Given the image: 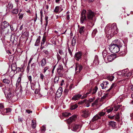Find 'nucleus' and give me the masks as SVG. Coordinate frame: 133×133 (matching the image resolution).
<instances>
[{
    "label": "nucleus",
    "mask_w": 133,
    "mask_h": 133,
    "mask_svg": "<svg viewBox=\"0 0 133 133\" xmlns=\"http://www.w3.org/2000/svg\"><path fill=\"white\" fill-rule=\"evenodd\" d=\"M108 54V53L106 50H104L102 52V55L104 58H105L106 57Z\"/></svg>",
    "instance_id": "obj_35"
},
{
    "label": "nucleus",
    "mask_w": 133,
    "mask_h": 133,
    "mask_svg": "<svg viewBox=\"0 0 133 133\" xmlns=\"http://www.w3.org/2000/svg\"><path fill=\"white\" fill-rule=\"evenodd\" d=\"M87 18L89 20H92L93 17L95 16V13L90 10H88L87 12Z\"/></svg>",
    "instance_id": "obj_4"
},
{
    "label": "nucleus",
    "mask_w": 133,
    "mask_h": 133,
    "mask_svg": "<svg viewBox=\"0 0 133 133\" xmlns=\"http://www.w3.org/2000/svg\"><path fill=\"white\" fill-rule=\"evenodd\" d=\"M104 110H103L99 112L98 113V115L100 117L101 116H103L105 114V112Z\"/></svg>",
    "instance_id": "obj_27"
},
{
    "label": "nucleus",
    "mask_w": 133,
    "mask_h": 133,
    "mask_svg": "<svg viewBox=\"0 0 133 133\" xmlns=\"http://www.w3.org/2000/svg\"><path fill=\"white\" fill-rule=\"evenodd\" d=\"M82 56V53L81 52H77L75 55V58L77 61H78L81 58Z\"/></svg>",
    "instance_id": "obj_8"
},
{
    "label": "nucleus",
    "mask_w": 133,
    "mask_h": 133,
    "mask_svg": "<svg viewBox=\"0 0 133 133\" xmlns=\"http://www.w3.org/2000/svg\"><path fill=\"white\" fill-rule=\"evenodd\" d=\"M128 69H126L124 70H123L118 73V75H121L122 76H125V75L128 72Z\"/></svg>",
    "instance_id": "obj_12"
},
{
    "label": "nucleus",
    "mask_w": 133,
    "mask_h": 133,
    "mask_svg": "<svg viewBox=\"0 0 133 133\" xmlns=\"http://www.w3.org/2000/svg\"><path fill=\"white\" fill-rule=\"evenodd\" d=\"M117 40L113 41L109 46V50L111 52L113 53H116L119 51V48L118 43L117 42Z\"/></svg>",
    "instance_id": "obj_2"
},
{
    "label": "nucleus",
    "mask_w": 133,
    "mask_h": 133,
    "mask_svg": "<svg viewBox=\"0 0 133 133\" xmlns=\"http://www.w3.org/2000/svg\"><path fill=\"white\" fill-rule=\"evenodd\" d=\"M12 12L13 14H16L18 12V10L17 9H14L12 10Z\"/></svg>",
    "instance_id": "obj_40"
},
{
    "label": "nucleus",
    "mask_w": 133,
    "mask_h": 133,
    "mask_svg": "<svg viewBox=\"0 0 133 133\" xmlns=\"http://www.w3.org/2000/svg\"><path fill=\"white\" fill-rule=\"evenodd\" d=\"M125 54V53L124 52H121L119 53V55L120 56H123Z\"/></svg>",
    "instance_id": "obj_55"
},
{
    "label": "nucleus",
    "mask_w": 133,
    "mask_h": 133,
    "mask_svg": "<svg viewBox=\"0 0 133 133\" xmlns=\"http://www.w3.org/2000/svg\"><path fill=\"white\" fill-rule=\"evenodd\" d=\"M48 16H46L45 17V20L46 22V24L45 25V27L46 26H47L48 24Z\"/></svg>",
    "instance_id": "obj_48"
},
{
    "label": "nucleus",
    "mask_w": 133,
    "mask_h": 133,
    "mask_svg": "<svg viewBox=\"0 0 133 133\" xmlns=\"http://www.w3.org/2000/svg\"><path fill=\"white\" fill-rule=\"evenodd\" d=\"M40 38H38L37 39L35 43V46H38L39 45L40 42Z\"/></svg>",
    "instance_id": "obj_30"
},
{
    "label": "nucleus",
    "mask_w": 133,
    "mask_h": 133,
    "mask_svg": "<svg viewBox=\"0 0 133 133\" xmlns=\"http://www.w3.org/2000/svg\"><path fill=\"white\" fill-rule=\"evenodd\" d=\"M77 117L76 115H73L67 120V123L69 124L71 123L72 121H74Z\"/></svg>",
    "instance_id": "obj_7"
},
{
    "label": "nucleus",
    "mask_w": 133,
    "mask_h": 133,
    "mask_svg": "<svg viewBox=\"0 0 133 133\" xmlns=\"http://www.w3.org/2000/svg\"><path fill=\"white\" fill-rule=\"evenodd\" d=\"M94 63L95 64H98L99 63V61L97 59H95L94 61Z\"/></svg>",
    "instance_id": "obj_50"
},
{
    "label": "nucleus",
    "mask_w": 133,
    "mask_h": 133,
    "mask_svg": "<svg viewBox=\"0 0 133 133\" xmlns=\"http://www.w3.org/2000/svg\"><path fill=\"white\" fill-rule=\"evenodd\" d=\"M49 68V66H46L44 67L43 69V72L44 73H45L46 71V70H48Z\"/></svg>",
    "instance_id": "obj_46"
},
{
    "label": "nucleus",
    "mask_w": 133,
    "mask_h": 133,
    "mask_svg": "<svg viewBox=\"0 0 133 133\" xmlns=\"http://www.w3.org/2000/svg\"><path fill=\"white\" fill-rule=\"evenodd\" d=\"M41 65L42 67L44 66L46 63V59L45 58H43L40 62Z\"/></svg>",
    "instance_id": "obj_20"
},
{
    "label": "nucleus",
    "mask_w": 133,
    "mask_h": 133,
    "mask_svg": "<svg viewBox=\"0 0 133 133\" xmlns=\"http://www.w3.org/2000/svg\"><path fill=\"white\" fill-rule=\"evenodd\" d=\"M82 95H81L78 94L75 95L72 98L73 100L76 101L79 98H81Z\"/></svg>",
    "instance_id": "obj_18"
},
{
    "label": "nucleus",
    "mask_w": 133,
    "mask_h": 133,
    "mask_svg": "<svg viewBox=\"0 0 133 133\" xmlns=\"http://www.w3.org/2000/svg\"><path fill=\"white\" fill-rule=\"evenodd\" d=\"M23 73H21L19 74V77L17 80V83L16 84V87H17L21 83V78L23 77Z\"/></svg>",
    "instance_id": "obj_9"
},
{
    "label": "nucleus",
    "mask_w": 133,
    "mask_h": 133,
    "mask_svg": "<svg viewBox=\"0 0 133 133\" xmlns=\"http://www.w3.org/2000/svg\"><path fill=\"white\" fill-rule=\"evenodd\" d=\"M2 110V111L1 110V114L2 115H5L7 113V110L6 109H3Z\"/></svg>",
    "instance_id": "obj_29"
},
{
    "label": "nucleus",
    "mask_w": 133,
    "mask_h": 133,
    "mask_svg": "<svg viewBox=\"0 0 133 133\" xmlns=\"http://www.w3.org/2000/svg\"><path fill=\"white\" fill-rule=\"evenodd\" d=\"M109 94L108 93L105 94L102 97V99H104L106 98H108Z\"/></svg>",
    "instance_id": "obj_41"
},
{
    "label": "nucleus",
    "mask_w": 133,
    "mask_h": 133,
    "mask_svg": "<svg viewBox=\"0 0 133 133\" xmlns=\"http://www.w3.org/2000/svg\"><path fill=\"white\" fill-rule=\"evenodd\" d=\"M43 52L45 54V57L48 59L50 58L49 53L48 51L47 50H43Z\"/></svg>",
    "instance_id": "obj_22"
},
{
    "label": "nucleus",
    "mask_w": 133,
    "mask_h": 133,
    "mask_svg": "<svg viewBox=\"0 0 133 133\" xmlns=\"http://www.w3.org/2000/svg\"><path fill=\"white\" fill-rule=\"evenodd\" d=\"M95 98L94 97H93L92 98H91L88 101V102H89L90 103L91 102L93 101L94 100Z\"/></svg>",
    "instance_id": "obj_59"
},
{
    "label": "nucleus",
    "mask_w": 133,
    "mask_h": 133,
    "mask_svg": "<svg viewBox=\"0 0 133 133\" xmlns=\"http://www.w3.org/2000/svg\"><path fill=\"white\" fill-rule=\"evenodd\" d=\"M90 103L88 101L87 102H86L85 104H84L85 106L87 107H89L90 106Z\"/></svg>",
    "instance_id": "obj_60"
},
{
    "label": "nucleus",
    "mask_w": 133,
    "mask_h": 133,
    "mask_svg": "<svg viewBox=\"0 0 133 133\" xmlns=\"http://www.w3.org/2000/svg\"><path fill=\"white\" fill-rule=\"evenodd\" d=\"M2 25L5 28H6L9 25V23L5 21L3 22L2 23Z\"/></svg>",
    "instance_id": "obj_23"
},
{
    "label": "nucleus",
    "mask_w": 133,
    "mask_h": 133,
    "mask_svg": "<svg viewBox=\"0 0 133 133\" xmlns=\"http://www.w3.org/2000/svg\"><path fill=\"white\" fill-rule=\"evenodd\" d=\"M75 71L76 73L79 74L82 70L83 67L82 65L78 63L75 64Z\"/></svg>",
    "instance_id": "obj_5"
},
{
    "label": "nucleus",
    "mask_w": 133,
    "mask_h": 133,
    "mask_svg": "<svg viewBox=\"0 0 133 133\" xmlns=\"http://www.w3.org/2000/svg\"><path fill=\"white\" fill-rule=\"evenodd\" d=\"M58 52H59V54L61 55H63V51L62 50H59Z\"/></svg>",
    "instance_id": "obj_62"
},
{
    "label": "nucleus",
    "mask_w": 133,
    "mask_h": 133,
    "mask_svg": "<svg viewBox=\"0 0 133 133\" xmlns=\"http://www.w3.org/2000/svg\"><path fill=\"white\" fill-rule=\"evenodd\" d=\"M60 10L58 6H57L56 7L55 9L54 10L55 12L56 13L58 12H59Z\"/></svg>",
    "instance_id": "obj_39"
},
{
    "label": "nucleus",
    "mask_w": 133,
    "mask_h": 133,
    "mask_svg": "<svg viewBox=\"0 0 133 133\" xmlns=\"http://www.w3.org/2000/svg\"><path fill=\"white\" fill-rule=\"evenodd\" d=\"M24 14H22V13H19L18 15V16H19V18L20 20H21Z\"/></svg>",
    "instance_id": "obj_37"
},
{
    "label": "nucleus",
    "mask_w": 133,
    "mask_h": 133,
    "mask_svg": "<svg viewBox=\"0 0 133 133\" xmlns=\"http://www.w3.org/2000/svg\"><path fill=\"white\" fill-rule=\"evenodd\" d=\"M76 43V39H74V38H73L71 42V44L72 45V46H74L75 44Z\"/></svg>",
    "instance_id": "obj_42"
},
{
    "label": "nucleus",
    "mask_w": 133,
    "mask_h": 133,
    "mask_svg": "<svg viewBox=\"0 0 133 133\" xmlns=\"http://www.w3.org/2000/svg\"><path fill=\"white\" fill-rule=\"evenodd\" d=\"M71 115V114L69 112H64L62 114V115L63 116L67 117Z\"/></svg>",
    "instance_id": "obj_26"
},
{
    "label": "nucleus",
    "mask_w": 133,
    "mask_h": 133,
    "mask_svg": "<svg viewBox=\"0 0 133 133\" xmlns=\"http://www.w3.org/2000/svg\"><path fill=\"white\" fill-rule=\"evenodd\" d=\"M4 31V29L3 28H0V36H2L3 33Z\"/></svg>",
    "instance_id": "obj_44"
},
{
    "label": "nucleus",
    "mask_w": 133,
    "mask_h": 133,
    "mask_svg": "<svg viewBox=\"0 0 133 133\" xmlns=\"http://www.w3.org/2000/svg\"><path fill=\"white\" fill-rule=\"evenodd\" d=\"M10 80L6 78H5L3 80V82L6 84H9L10 83Z\"/></svg>",
    "instance_id": "obj_34"
},
{
    "label": "nucleus",
    "mask_w": 133,
    "mask_h": 133,
    "mask_svg": "<svg viewBox=\"0 0 133 133\" xmlns=\"http://www.w3.org/2000/svg\"><path fill=\"white\" fill-rule=\"evenodd\" d=\"M113 109V107H108L105 108L104 110L105 111L109 113L112 111Z\"/></svg>",
    "instance_id": "obj_21"
},
{
    "label": "nucleus",
    "mask_w": 133,
    "mask_h": 133,
    "mask_svg": "<svg viewBox=\"0 0 133 133\" xmlns=\"http://www.w3.org/2000/svg\"><path fill=\"white\" fill-rule=\"evenodd\" d=\"M131 74H132L131 72L128 71V72L126 73L125 76H127V77H129L131 75Z\"/></svg>",
    "instance_id": "obj_52"
},
{
    "label": "nucleus",
    "mask_w": 133,
    "mask_h": 133,
    "mask_svg": "<svg viewBox=\"0 0 133 133\" xmlns=\"http://www.w3.org/2000/svg\"><path fill=\"white\" fill-rule=\"evenodd\" d=\"M59 77H56L54 79V82L55 83H57L58 81Z\"/></svg>",
    "instance_id": "obj_49"
},
{
    "label": "nucleus",
    "mask_w": 133,
    "mask_h": 133,
    "mask_svg": "<svg viewBox=\"0 0 133 133\" xmlns=\"http://www.w3.org/2000/svg\"><path fill=\"white\" fill-rule=\"evenodd\" d=\"M79 32L81 34H83L85 31V29L84 26H81L79 28Z\"/></svg>",
    "instance_id": "obj_15"
},
{
    "label": "nucleus",
    "mask_w": 133,
    "mask_h": 133,
    "mask_svg": "<svg viewBox=\"0 0 133 133\" xmlns=\"http://www.w3.org/2000/svg\"><path fill=\"white\" fill-rule=\"evenodd\" d=\"M57 58L58 60L57 63L61 60V57L58 54L57 55Z\"/></svg>",
    "instance_id": "obj_51"
},
{
    "label": "nucleus",
    "mask_w": 133,
    "mask_h": 133,
    "mask_svg": "<svg viewBox=\"0 0 133 133\" xmlns=\"http://www.w3.org/2000/svg\"><path fill=\"white\" fill-rule=\"evenodd\" d=\"M97 32V30L96 29H94L92 32V34L95 35Z\"/></svg>",
    "instance_id": "obj_58"
},
{
    "label": "nucleus",
    "mask_w": 133,
    "mask_h": 133,
    "mask_svg": "<svg viewBox=\"0 0 133 133\" xmlns=\"http://www.w3.org/2000/svg\"><path fill=\"white\" fill-rule=\"evenodd\" d=\"M57 71L60 77H62L63 76V67L61 65H59L57 69Z\"/></svg>",
    "instance_id": "obj_6"
},
{
    "label": "nucleus",
    "mask_w": 133,
    "mask_h": 133,
    "mask_svg": "<svg viewBox=\"0 0 133 133\" xmlns=\"http://www.w3.org/2000/svg\"><path fill=\"white\" fill-rule=\"evenodd\" d=\"M13 7V4L11 2H9L7 5V8L10 9H12Z\"/></svg>",
    "instance_id": "obj_32"
},
{
    "label": "nucleus",
    "mask_w": 133,
    "mask_h": 133,
    "mask_svg": "<svg viewBox=\"0 0 133 133\" xmlns=\"http://www.w3.org/2000/svg\"><path fill=\"white\" fill-rule=\"evenodd\" d=\"M101 117L98 114H96L93 117L92 120L93 121H95L99 119H100Z\"/></svg>",
    "instance_id": "obj_24"
},
{
    "label": "nucleus",
    "mask_w": 133,
    "mask_h": 133,
    "mask_svg": "<svg viewBox=\"0 0 133 133\" xmlns=\"http://www.w3.org/2000/svg\"><path fill=\"white\" fill-rule=\"evenodd\" d=\"M12 94L10 92H9L8 94L7 95V97L8 98L10 99L12 97Z\"/></svg>",
    "instance_id": "obj_47"
},
{
    "label": "nucleus",
    "mask_w": 133,
    "mask_h": 133,
    "mask_svg": "<svg viewBox=\"0 0 133 133\" xmlns=\"http://www.w3.org/2000/svg\"><path fill=\"white\" fill-rule=\"evenodd\" d=\"M120 107L119 105H117L115 106L114 107V111H117L118 109Z\"/></svg>",
    "instance_id": "obj_43"
},
{
    "label": "nucleus",
    "mask_w": 133,
    "mask_h": 133,
    "mask_svg": "<svg viewBox=\"0 0 133 133\" xmlns=\"http://www.w3.org/2000/svg\"><path fill=\"white\" fill-rule=\"evenodd\" d=\"M11 67L12 71L10 72V73H13V72L16 71L17 69H18L19 70H21L20 68H17L16 66L14 64L12 65Z\"/></svg>",
    "instance_id": "obj_19"
},
{
    "label": "nucleus",
    "mask_w": 133,
    "mask_h": 133,
    "mask_svg": "<svg viewBox=\"0 0 133 133\" xmlns=\"http://www.w3.org/2000/svg\"><path fill=\"white\" fill-rule=\"evenodd\" d=\"M98 101V100L97 99H96L95 101L92 104V106L94 107L95 105H96L97 104Z\"/></svg>",
    "instance_id": "obj_38"
},
{
    "label": "nucleus",
    "mask_w": 133,
    "mask_h": 133,
    "mask_svg": "<svg viewBox=\"0 0 133 133\" xmlns=\"http://www.w3.org/2000/svg\"><path fill=\"white\" fill-rule=\"evenodd\" d=\"M106 32L110 36H113L115 34H116L118 31L116 24L113 23L111 25V28L106 27L105 29Z\"/></svg>",
    "instance_id": "obj_1"
},
{
    "label": "nucleus",
    "mask_w": 133,
    "mask_h": 133,
    "mask_svg": "<svg viewBox=\"0 0 133 133\" xmlns=\"http://www.w3.org/2000/svg\"><path fill=\"white\" fill-rule=\"evenodd\" d=\"M46 38L45 37H43L42 41L41 42V44H44Z\"/></svg>",
    "instance_id": "obj_45"
},
{
    "label": "nucleus",
    "mask_w": 133,
    "mask_h": 133,
    "mask_svg": "<svg viewBox=\"0 0 133 133\" xmlns=\"http://www.w3.org/2000/svg\"><path fill=\"white\" fill-rule=\"evenodd\" d=\"M58 6L60 10V11H59V12H60L62 11L63 10V9L62 8V5H60Z\"/></svg>",
    "instance_id": "obj_61"
},
{
    "label": "nucleus",
    "mask_w": 133,
    "mask_h": 133,
    "mask_svg": "<svg viewBox=\"0 0 133 133\" xmlns=\"http://www.w3.org/2000/svg\"><path fill=\"white\" fill-rule=\"evenodd\" d=\"M72 128V130L74 131H78L80 129L81 127L80 125L75 124L74 125Z\"/></svg>",
    "instance_id": "obj_14"
},
{
    "label": "nucleus",
    "mask_w": 133,
    "mask_h": 133,
    "mask_svg": "<svg viewBox=\"0 0 133 133\" xmlns=\"http://www.w3.org/2000/svg\"><path fill=\"white\" fill-rule=\"evenodd\" d=\"M108 84V81H104L101 84V85L102 87V89L106 88L107 87V85Z\"/></svg>",
    "instance_id": "obj_17"
},
{
    "label": "nucleus",
    "mask_w": 133,
    "mask_h": 133,
    "mask_svg": "<svg viewBox=\"0 0 133 133\" xmlns=\"http://www.w3.org/2000/svg\"><path fill=\"white\" fill-rule=\"evenodd\" d=\"M115 87V84L113 83L111 86L110 88L106 91V92H110V91L112 89Z\"/></svg>",
    "instance_id": "obj_33"
},
{
    "label": "nucleus",
    "mask_w": 133,
    "mask_h": 133,
    "mask_svg": "<svg viewBox=\"0 0 133 133\" xmlns=\"http://www.w3.org/2000/svg\"><path fill=\"white\" fill-rule=\"evenodd\" d=\"M119 117V113L117 114L115 116V118L117 119H118Z\"/></svg>",
    "instance_id": "obj_54"
},
{
    "label": "nucleus",
    "mask_w": 133,
    "mask_h": 133,
    "mask_svg": "<svg viewBox=\"0 0 133 133\" xmlns=\"http://www.w3.org/2000/svg\"><path fill=\"white\" fill-rule=\"evenodd\" d=\"M4 108V106L3 104L2 103L0 104V108L2 110Z\"/></svg>",
    "instance_id": "obj_63"
},
{
    "label": "nucleus",
    "mask_w": 133,
    "mask_h": 133,
    "mask_svg": "<svg viewBox=\"0 0 133 133\" xmlns=\"http://www.w3.org/2000/svg\"><path fill=\"white\" fill-rule=\"evenodd\" d=\"M116 123L112 121H110L109 123V126L111 128L114 129L116 127Z\"/></svg>",
    "instance_id": "obj_16"
},
{
    "label": "nucleus",
    "mask_w": 133,
    "mask_h": 133,
    "mask_svg": "<svg viewBox=\"0 0 133 133\" xmlns=\"http://www.w3.org/2000/svg\"><path fill=\"white\" fill-rule=\"evenodd\" d=\"M88 96V95L86 93V94H84L83 96H81V98L82 99H84V98L87 97Z\"/></svg>",
    "instance_id": "obj_56"
},
{
    "label": "nucleus",
    "mask_w": 133,
    "mask_h": 133,
    "mask_svg": "<svg viewBox=\"0 0 133 133\" xmlns=\"http://www.w3.org/2000/svg\"><path fill=\"white\" fill-rule=\"evenodd\" d=\"M78 107V105L77 104H75L70 107V109L71 110H73L76 109Z\"/></svg>",
    "instance_id": "obj_31"
},
{
    "label": "nucleus",
    "mask_w": 133,
    "mask_h": 133,
    "mask_svg": "<svg viewBox=\"0 0 133 133\" xmlns=\"http://www.w3.org/2000/svg\"><path fill=\"white\" fill-rule=\"evenodd\" d=\"M92 91V89H90L88 90V92L86 93V94L88 95V96H89L90 95V94L91 92Z\"/></svg>",
    "instance_id": "obj_57"
},
{
    "label": "nucleus",
    "mask_w": 133,
    "mask_h": 133,
    "mask_svg": "<svg viewBox=\"0 0 133 133\" xmlns=\"http://www.w3.org/2000/svg\"><path fill=\"white\" fill-rule=\"evenodd\" d=\"M28 80H29L30 81V82H31L32 81V77H31V76H28Z\"/></svg>",
    "instance_id": "obj_64"
},
{
    "label": "nucleus",
    "mask_w": 133,
    "mask_h": 133,
    "mask_svg": "<svg viewBox=\"0 0 133 133\" xmlns=\"http://www.w3.org/2000/svg\"><path fill=\"white\" fill-rule=\"evenodd\" d=\"M98 88L97 87H95L92 90V94H95L97 92V90Z\"/></svg>",
    "instance_id": "obj_36"
},
{
    "label": "nucleus",
    "mask_w": 133,
    "mask_h": 133,
    "mask_svg": "<svg viewBox=\"0 0 133 133\" xmlns=\"http://www.w3.org/2000/svg\"><path fill=\"white\" fill-rule=\"evenodd\" d=\"M116 58V56L114 55H111L108 56L107 59L109 62H111Z\"/></svg>",
    "instance_id": "obj_13"
},
{
    "label": "nucleus",
    "mask_w": 133,
    "mask_h": 133,
    "mask_svg": "<svg viewBox=\"0 0 133 133\" xmlns=\"http://www.w3.org/2000/svg\"><path fill=\"white\" fill-rule=\"evenodd\" d=\"M90 113V112L88 110H85L83 111L82 116L85 118L89 116Z\"/></svg>",
    "instance_id": "obj_11"
},
{
    "label": "nucleus",
    "mask_w": 133,
    "mask_h": 133,
    "mask_svg": "<svg viewBox=\"0 0 133 133\" xmlns=\"http://www.w3.org/2000/svg\"><path fill=\"white\" fill-rule=\"evenodd\" d=\"M62 91V88H59L57 90L56 93V95L57 98H59L61 97Z\"/></svg>",
    "instance_id": "obj_10"
},
{
    "label": "nucleus",
    "mask_w": 133,
    "mask_h": 133,
    "mask_svg": "<svg viewBox=\"0 0 133 133\" xmlns=\"http://www.w3.org/2000/svg\"><path fill=\"white\" fill-rule=\"evenodd\" d=\"M44 77V75L42 73H41L40 74V78L41 79H42V81H43V80Z\"/></svg>",
    "instance_id": "obj_53"
},
{
    "label": "nucleus",
    "mask_w": 133,
    "mask_h": 133,
    "mask_svg": "<svg viewBox=\"0 0 133 133\" xmlns=\"http://www.w3.org/2000/svg\"><path fill=\"white\" fill-rule=\"evenodd\" d=\"M94 25V24L91 22L89 21L87 24V26L89 28L92 27Z\"/></svg>",
    "instance_id": "obj_25"
},
{
    "label": "nucleus",
    "mask_w": 133,
    "mask_h": 133,
    "mask_svg": "<svg viewBox=\"0 0 133 133\" xmlns=\"http://www.w3.org/2000/svg\"><path fill=\"white\" fill-rule=\"evenodd\" d=\"M32 127L33 128H35L36 126V123L35 120H32Z\"/></svg>",
    "instance_id": "obj_28"
},
{
    "label": "nucleus",
    "mask_w": 133,
    "mask_h": 133,
    "mask_svg": "<svg viewBox=\"0 0 133 133\" xmlns=\"http://www.w3.org/2000/svg\"><path fill=\"white\" fill-rule=\"evenodd\" d=\"M86 13V11L85 10H83L82 11L81 14V16L80 18V23L81 24H83L87 20L85 14Z\"/></svg>",
    "instance_id": "obj_3"
}]
</instances>
